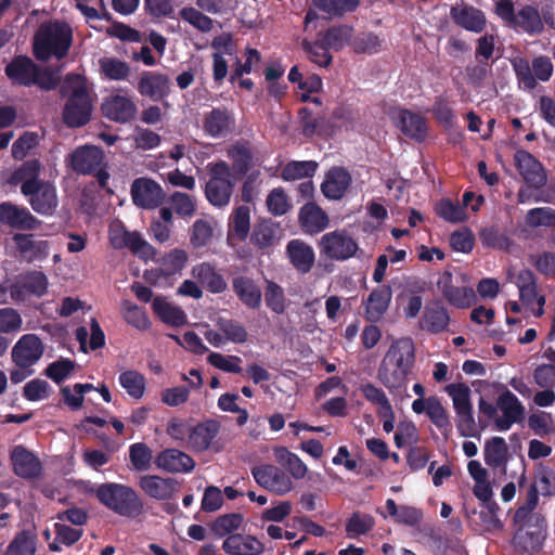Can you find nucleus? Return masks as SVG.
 Segmentation results:
<instances>
[{
    "label": "nucleus",
    "mask_w": 555,
    "mask_h": 555,
    "mask_svg": "<svg viewBox=\"0 0 555 555\" xmlns=\"http://www.w3.org/2000/svg\"><path fill=\"white\" fill-rule=\"evenodd\" d=\"M414 364L415 346L412 338H399L390 345L383 358L377 378L390 391L399 390L406 385Z\"/></svg>",
    "instance_id": "nucleus-1"
},
{
    "label": "nucleus",
    "mask_w": 555,
    "mask_h": 555,
    "mask_svg": "<svg viewBox=\"0 0 555 555\" xmlns=\"http://www.w3.org/2000/svg\"><path fill=\"white\" fill-rule=\"evenodd\" d=\"M62 92L67 95L63 108L64 122L70 128H80L87 125L91 119L93 103L86 79L78 74L67 75L62 86Z\"/></svg>",
    "instance_id": "nucleus-2"
},
{
    "label": "nucleus",
    "mask_w": 555,
    "mask_h": 555,
    "mask_svg": "<svg viewBox=\"0 0 555 555\" xmlns=\"http://www.w3.org/2000/svg\"><path fill=\"white\" fill-rule=\"evenodd\" d=\"M98 501L120 517L139 518L144 513V502L138 492L124 483L105 482L95 490Z\"/></svg>",
    "instance_id": "nucleus-3"
},
{
    "label": "nucleus",
    "mask_w": 555,
    "mask_h": 555,
    "mask_svg": "<svg viewBox=\"0 0 555 555\" xmlns=\"http://www.w3.org/2000/svg\"><path fill=\"white\" fill-rule=\"evenodd\" d=\"M73 33L65 23H51L39 28L34 40V54L39 61H48L51 56L57 60L65 57L72 46Z\"/></svg>",
    "instance_id": "nucleus-4"
},
{
    "label": "nucleus",
    "mask_w": 555,
    "mask_h": 555,
    "mask_svg": "<svg viewBox=\"0 0 555 555\" xmlns=\"http://www.w3.org/2000/svg\"><path fill=\"white\" fill-rule=\"evenodd\" d=\"M70 168L82 176H92L96 179L103 190H108L107 183L111 175L107 170L104 151L92 144H85L76 147L69 155Z\"/></svg>",
    "instance_id": "nucleus-5"
},
{
    "label": "nucleus",
    "mask_w": 555,
    "mask_h": 555,
    "mask_svg": "<svg viewBox=\"0 0 555 555\" xmlns=\"http://www.w3.org/2000/svg\"><path fill=\"white\" fill-rule=\"evenodd\" d=\"M209 179L204 193L208 203L215 207L223 208L229 205L236 184V178L231 172L230 165L224 160L207 165Z\"/></svg>",
    "instance_id": "nucleus-6"
},
{
    "label": "nucleus",
    "mask_w": 555,
    "mask_h": 555,
    "mask_svg": "<svg viewBox=\"0 0 555 555\" xmlns=\"http://www.w3.org/2000/svg\"><path fill=\"white\" fill-rule=\"evenodd\" d=\"M511 63L519 88L526 91L535 89L537 79L548 81L554 70L551 59L545 55L534 57L532 65L522 56L514 57Z\"/></svg>",
    "instance_id": "nucleus-7"
},
{
    "label": "nucleus",
    "mask_w": 555,
    "mask_h": 555,
    "mask_svg": "<svg viewBox=\"0 0 555 555\" xmlns=\"http://www.w3.org/2000/svg\"><path fill=\"white\" fill-rule=\"evenodd\" d=\"M108 238L115 249L128 248L133 255L145 261L154 259L156 255L155 248L139 232L128 231L122 223L109 227Z\"/></svg>",
    "instance_id": "nucleus-8"
},
{
    "label": "nucleus",
    "mask_w": 555,
    "mask_h": 555,
    "mask_svg": "<svg viewBox=\"0 0 555 555\" xmlns=\"http://www.w3.org/2000/svg\"><path fill=\"white\" fill-rule=\"evenodd\" d=\"M319 247L326 258L335 261L350 259L359 249L356 240L346 231L339 230L325 233L319 242Z\"/></svg>",
    "instance_id": "nucleus-9"
},
{
    "label": "nucleus",
    "mask_w": 555,
    "mask_h": 555,
    "mask_svg": "<svg viewBox=\"0 0 555 555\" xmlns=\"http://www.w3.org/2000/svg\"><path fill=\"white\" fill-rule=\"evenodd\" d=\"M251 475L261 488L276 495H284L294 488L291 476L275 465L263 464L254 466L251 468Z\"/></svg>",
    "instance_id": "nucleus-10"
},
{
    "label": "nucleus",
    "mask_w": 555,
    "mask_h": 555,
    "mask_svg": "<svg viewBox=\"0 0 555 555\" xmlns=\"http://www.w3.org/2000/svg\"><path fill=\"white\" fill-rule=\"evenodd\" d=\"M4 73L14 85L24 87L38 85L47 90L53 88V86H46L39 80L40 67L26 55L13 57L5 66Z\"/></svg>",
    "instance_id": "nucleus-11"
},
{
    "label": "nucleus",
    "mask_w": 555,
    "mask_h": 555,
    "mask_svg": "<svg viewBox=\"0 0 555 555\" xmlns=\"http://www.w3.org/2000/svg\"><path fill=\"white\" fill-rule=\"evenodd\" d=\"M502 392L496 399L498 408L502 412V416L494 420V425L498 430L506 431L514 424L520 423L525 418L526 409L519 399L506 388L505 385H500Z\"/></svg>",
    "instance_id": "nucleus-12"
},
{
    "label": "nucleus",
    "mask_w": 555,
    "mask_h": 555,
    "mask_svg": "<svg viewBox=\"0 0 555 555\" xmlns=\"http://www.w3.org/2000/svg\"><path fill=\"white\" fill-rule=\"evenodd\" d=\"M514 164L526 185L539 190L547 182V173L542 163L526 150L514 154Z\"/></svg>",
    "instance_id": "nucleus-13"
},
{
    "label": "nucleus",
    "mask_w": 555,
    "mask_h": 555,
    "mask_svg": "<svg viewBox=\"0 0 555 555\" xmlns=\"http://www.w3.org/2000/svg\"><path fill=\"white\" fill-rule=\"evenodd\" d=\"M22 194L27 197L30 207L39 215H53L59 204L56 188L48 181H41L35 186L26 185Z\"/></svg>",
    "instance_id": "nucleus-14"
},
{
    "label": "nucleus",
    "mask_w": 555,
    "mask_h": 555,
    "mask_svg": "<svg viewBox=\"0 0 555 555\" xmlns=\"http://www.w3.org/2000/svg\"><path fill=\"white\" fill-rule=\"evenodd\" d=\"M546 538V520L541 514H533L530 524L524 528H518L513 541L514 545L524 551H538L542 547Z\"/></svg>",
    "instance_id": "nucleus-15"
},
{
    "label": "nucleus",
    "mask_w": 555,
    "mask_h": 555,
    "mask_svg": "<svg viewBox=\"0 0 555 555\" xmlns=\"http://www.w3.org/2000/svg\"><path fill=\"white\" fill-rule=\"evenodd\" d=\"M131 196L138 207L154 209L165 202L166 194L159 183L142 177L132 182Z\"/></svg>",
    "instance_id": "nucleus-16"
},
{
    "label": "nucleus",
    "mask_w": 555,
    "mask_h": 555,
    "mask_svg": "<svg viewBox=\"0 0 555 555\" xmlns=\"http://www.w3.org/2000/svg\"><path fill=\"white\" fill-rule=\"evenodd\" d=\"M235 129L234 114L225 106L214 107L204 114L203 131L210 138L222 139Z\"/></svg>",
    "instance_id": "nucleus-17"
},
{
    "label": "nucleus",
    "mask_w": 555,
    "mask_h": 555,
    "mask_svg": "<svg viewBox=\"0 0 555 555\" xmlns=\"http://www.w3.org/2000/svg\"><path fill=\"white\" fill-rule=\"evenodd\" d=\"M44 351L41 339L35 334L23 335L12 349V360L20 369H28L39 361Z\"/></svg>",
    "instance_id": "nucleus-18"
},
{
    "label": "nucleus",
    "mask_w": 555,
    "mask_h": 555,
    "mask_svg": "<svg viewBox=\"0 0 555 555\" xmlns=\"http://www.w3.org/2000/svg\"><path fill=\"white\" fill-rule=\"evenodd\" d=\"M437 286L446 300L455 308H468L476 300V294L472 287L454 285L453 275L450 271H444L439 276Z\"/></svg>",
    "instance_id": "nucleus-19"
},
{
    "label": "nucleus",
    "mask_w": 555,
    "mask_h": 555,
    "mask_svg": "<svg viewBox=\"0 0 555 555\" xmlns=\"http://www.w3.org/2000/svg\"><path fill=\"white\" fill-rule=\"evenodd\" d=\"M10 460L14 474L23 479H36L42 473L40 459L22 444L13 447Z\"/></svg>",
    "instance_id": "nucleus-20"
},
{
    "label": "nucleus",
    "mask_w": 555,
    "mask_h": 555,
    "mask_svg": "<svg viewBox=\"0 0 555 555\" xmlns=\"http://www.w3.org/2000/svg\"><path fill=\"white\" fill-rule=\"evenodd\" d=\"M396 127L408 138L421 143L427 138V121L417 113L399 108L391 116Z\"/></svg>",
    "instance_id": "nucleus-21"
},
{
    "label": "nucleus",
    "mask_w": 555,
    "mask_h": 555,
    "mask_svg": "<svg viewBox=\"0 0 555 555\" xmlns=\"http://www.w3.org/2000/svg\"><path fill=\"white\" fill-rule=\"evenodd\" d=\"M101 109L104 117L117 124L130 122L138 113V107L133 100L119 94L104 99Z\"/></svg>",
    "instance_id": "nucleus-22"
},
{
    "label": "nucleus",
    "mask_w": 555,
    "mask_h": 555,
    "mask_svg": "<svg viewBox=\"0 0 555 555\" xmlns=\"http://www.w3.org/2000/svg\"><path fill=\"white\" fill-rule=\"evenodd\" d=\"M12 240L21 259L28 263L43 261L49 256V242L46 240H38L35 234L15 233L12 236Z\"/></svg>",
    "instance_id": "nucleus-23"
},
{
    "label": "nucleus",
    "mask_w": 555,
    "mask_h": 555,
    "mask_svg": "<svg viewBox=\"0 0 555 555\" xmlns=\"http://www.w3.org/2000/svg\"><path fill=\"white\" fill-rule=\"evenodd\" d=\"M0 222L18 230H36L41 224L26 207L10 202L0 204Z\"/></svg>",
    "instance_id": "nucleus-24"
},
{
    "label": "nucleus",
    "mask_w": 555,
    "mask_h": 555,
    "mask_svg": "<svg viewBox=\"0 0 555 555\" xmlns=\"http://www.w3.org/2000/svg\"><path fill=\"white\" fill-rule=\"evenodd\" d=\"M138 92L152 101H162L170 93V80L167 75L157 72H143L138 81Z\"/></svg>",
    "instance_id": "nucleus-25"
},
{
    "label": "nucleus",
    "mask_w": 555,
    "mask_h": 555,
    "mask_svg": "<svg viewBox=\"0 0 555 555\" xmlns=\"http://www.w3.org/2000/svg\"><path fill=\"white\" fill-rule=\"evenodd\" d=\"M352 178L349 171L340 166H334L325 173L321 184L323 195L333 201L341 199L351 186Z\"/></svg>",
    "instance_id": "nucleus-26"
},
{
    "label": "nucleus",
    "mask_w": 555,
    "mask_h": 555,
    "mask_svg": "<svg viewBox=\"0 0 555 555\" xmlns=\"http://www.w3.org/2000/svg\"><path fill=\"white\" fill-rule=\"evenodd\" d=\"M392 298L390 285L384 284L374 288L364 305V318L371 323H377L387 312Z\"/></svg>",
    "instance_id": "nucleus-27"
},
{
    "label": "nucleus",
    "mask_w": 555,
    "mask_h": 555,
    "mask_svg": "<svg viewBox=\"0 0 555 555\" xmlns=\"http://www.w3.org/2000/svg\"><path fill=\"white\" fill-rule=\"evenodd\" d=\"M48 278L42 271L31 270L21 275L17 284L11 288L13 298H24L25 295L42 297L48 289Z\"/></svg>",
    "instance_id": "nucleus-28"
},
{
    "label": "nucleus",
    "mask_w": 555,
    "mask_h": 555,
    "mask_svg": "<svg viewBox=\"0 0 555 555\" xmlns=\"http://www.w3.org/2000/svg\"><path fill=\"white\" fill-rule=\"evenodd\" d=\"M220 423L207 420L190 427L188 444L194 452H204L211 447L214 439L220 431Z\"/></svg>",
    "instance_id": "nucleus-29"
},
{
    "label": "nucleus",
    "mask_w": 555,
    "mask_h": 555,
    "mask_svg": "<svg viewBox=\"0 0 555 555\" xmlns=\"http://www.w3.org/2000/svg\"><path fill=\"white\" fill-rule=\"evenodd\" d=\"M222 551L228 555H261L264 544L255 535L234 533L224 539Z\"/></svg>",
    "instance_id": "nucleus-30"
},
{
    "label": "nucleus",
    "mask_w": 555,
    "mask_h": 555,
    "mask_svg": "<svg viewBox=\"0 0 555 555\" xmlns=\"http://www.w3.org/2000/svg\"><path fill=\"white\" fill-rule=\"evenodd\" d=\"M232 289L237 299L248 309H259L262 293L254 279L247 275H237L232 280Z\"/></svg>",
    "instance_id": "nucleus-31"
},
{
    "label": "nucleus",
    "mask_w": 555,
    "mask_h": 555,
    "mask_svg": "<svg viewBox=\"0 0 555 555\" xmlns=\"http://www.w3.org/2000/svg\"><path fill=\"white\" fill-rule=\"evenodd\" d=\"M158 468L169 473H190L195 467V461L185 452L178 449H165L155 460Z\"/></svg>",
    "instance_id": "nucleus-32"
},
{
    "label": "nucleus",
    "mask_w": 555,
    "mask_h": 555,
    "mask_svg": "<svg viewBox=\"0 0 555 555\" xmlns=\"http://www.w3.org/2000/svg\"><path fill=\"white\" fill-rule=\"evenodd\" d=\"M450 16L457 26L477 34L485 29L487 23L485 13L473 5L451 7Z\"/></svg>",
    "instance_id": "nucleus-33"
},
{
    "label": "nucleus",
    "mask_w": 555,
    "mask_h": 555,
    "mask_svg": "<svg viewBox=\"0 0 555 555\" xmlns=\"http://www.w3.org/2000/svg\"><path fill=\"white\" fill-rule=\"evenodd\" d=\"M301 229L309 234H317L328 227L327 214L314 202L306 203L298 214Z\"/></svg>",
    "instance_id": "nucleus-34"
},
{
    "label": "nucleus",
    "mask_w": 555,
    "mask_h": 555,
    "mask_svg": "<svg viewBox=\"0 0 555 555\" xmlns=\"http://www.w3.org/2000/svg\"><path fill=\"white\" fill-rule=\"evenodd\" d=\"M140 488L146 495L156 500H169L177 490V481L156 475H145L139 480Z\"/></svg>",
    "instance_id": "nucleus-35"
},
{
    "label": "nucleus",
    "mask_w": 555,
    "mask_h": 555,
    "mask_svg": "<svg viewBox=\"0 0 555 555\" xmlns=\"http://www.w3.org/2000/svg\"><path fill=\"white\" fill-rule=\"evenodd\" d=\"M286 251L294 268L306 274L314 264L315 255L313 248L300 240H292L286 246Z\"/></svg>",
    "instance_id": "nucleus-36"
},
{
    "label": "nucleus",
    "mask_w": 555,
    "mask_h": 555,
    "mask_svg": "<svg viewBox=\"0 0 555 555\" xmlns=\"http://www.w3.org/2000/svg\"><path fill=\"white\" fill-rule=\"evenodd\" d=\"M192 275L211 294L223 293L228 287L222 274L209 262H202L193 267Z\"/></svg>",
    "instance_id": "nucleus-37"
},
{
    "label": "nucleus",
    "mask_w": 555,
    "mask_h": 555,
    "mask_svg": "<svg viewBox=\"0 0 555 555\" xmlns=\"http://www.w3.org/2000/svg\"><path fill=\"white\" fill-rule=\"evenodd\" d=\"M228 157L232 160L231 172L236 179L246 176L253 166V152L248 142L238 141L229 146Z\"/></svg>",
    "instance_id": "nucleus-38"
},
{
    "label": "nucleus",
    "mask_w": 555,
    "mask_h": 555,
    "mask_svg": "<svg viewBox=\"0 0 555 555\" xmlns=\"http://www.w3.org/2000/svg\"><path fill=\"white\" fill-rule=\"evenodd\" d=\"M354 29L348 24L332 25L325 30L318 33L322 41L334 51H341L346 47L351 48Z\"/></svg>",
    "instance_id": "nucleus-39"
},
{
    "label": "nucleus",
    "mask_w": 555,
    "mask_h": 555,
    "mask_svg": "<svg viewBox=\"0 0 555 555\" xmlns=\"http://www.w3.org/2000/svg\"><path fill=\"white\" fill-rule=\"evenodd\" d=\"M450 317L447 309L440 302L435 301L425 308L421 326L431 334H438L448 327Z\"/></svg>",
    "instance_id": "nucleus-40"
},
{
    "label": "nucleus",
    "mask_w": 555,
    "mask_h": 555,
    "mask_svg": "<svg viewBox=\"0 0 555 555\" xmlns=\"http://www.w3.org/2000/svg\"><path fill=\"white\" fill-rule=\"evenodd\" d=\"M485 463L491 468H504L508 461V447L504 438L492 437L483 447Z\"/></svg>",
    "instance_id": "nucleus-41"
},
{
    "label": "nucleus",
    "mask_w": 555,
    "mask_h": 555,
    "mask_svg": "<svg viewBox=\"0 0 555 555\" xmlns=\"http://www.w3.org/2000/svg\"><path fill=\"white\" fill-rule=\"evenodd\" d=\"M41 164L38 159H28L24 162L17 169H15L10 179L9 183L12 185H21V193L25 192V186L33 184L35 186L42 180L39 179Z\"/></svg>",
    "instance_id": "nucleus-42"
},
{
    "label": "nucleus",
    "mask_w": 555,
    "mask_h": 555,
    "mask_svg": "<svg viewBox=\"0 0 555 555\" xmlns=\"http://www.w3.org/2000/svg\"><path fill=\"white\" fill-rule=\"evenodd\" d=\"M154 313L166 324L182 326L186 323L185 312L177 306L167 301L164 297L157 296L152 304Z\"/></svg>",
    "instance_id": "nucleus-43"
},
{
    "label": "nucleus",
    "mask_w": 555,
    "mask_h": 555,
    "mask_svg": "<svg viewBox=\"0 0 555 555\" xmlns=\"http://www.w3.org/2000/svg\"><path fill=\"white\" fill-rule=\"evenodd\" d=\"M298 117L301 133L306 138H312L313 135H324L328 132V119L321 115L313 116L309 107H300L298 111Z\"/></svg>",
    "instance_id": "nucleus-44"
},
{
    "label": "nucleus",
    "mask_w": 555,
    "mask_h": 555,
    "mask_svg": "<svg viewBox=\"0 0 555 555\" xmlns=\"http://www.w3.org/2000/svg\"><path fill=\"white\" fill-rule=\"evenodd\" d=\"M273 455L276 462L294 478L302 479L308 473L307 465L300 460V457L291 452L286 447H275Z\"/></svg>",
    "instance_id": "nucleus-45"
},
{
    "label": "nucleus",
    "mask_w": 555,
    "mask_h": 555,
    "mask_svg": "<svg viewBox=\"0 0 555 555\" xmlns=\"http://www.w3.org/2000/svg\"><path fill=\"white\" fill-rule=\"evenodd\" d=\"M512 27L530 35L541 34L544 29L539 10L532 5H525L516 13Z\"/></svg>",
    "instance_id": "nucleus-46"
},
{
    "label": "nucleus",
    "mask_w": 555,
    "mask_h": 555,
    "mask_svg": "<svg viewBox=\"0 0 555 555\" xmlns=\"http://www.w3.org/2000/svg\"><path fill=\"white\" fill-rule=\"evenodd\" d=\"M301 48L307 54L308 60L319 67L327 68L333 63L331 49L322 41L318 34L313 41L304 40Z\"/></svg>",
    "instance_id": "nucleus-47"
},
{
    "label": "nucleus",
    "mask_w": 555,
    "mask_h": 555,
    "mask_svg": "<svg viewBox=\"0 0 555 555\" xmlns=\"http://www.w3.org/2000/svg\"><path fill=\"white\" fill-rule=\"evenodd\" d=\"M37 534L35 530L24 529L9 543L4 555H35Z\"/></svg>",
    "instance_id": "nucleus-48"
},
{
    "label": "nucleus",
    "mask_w": 555,
    "mask_h": 555,
    "mask_svg": "<svg viewBox=\"0 0 555 555\" xmlns=\"http://www.w3.org/2000/svg\"><path fill=\"white\" fill-rule=\"evenodd\" d=\"M276 240V224L270 220L264 219L254 225L250 242L258 249H266L274 244Z\"/></svg>",
    "instance_id": "nucleus-49"
},
{
    "label": "nucleus",
    "mask_w": 555,
    "mask_h": 555,
    "mask_svg": "<svg viewBox=\"0 0 555 555\" xmlns=\"http://www.w3.org/2000/svg\"><path fill=\"white\" fill-rule=\"evenodd\" d=\"M384 40L372 31L353 34L351 49L357 54H377L383 50Z\"/></svg>",
    "instance_id": "nucleus-50"
},
{
    "label": "nucleus",
    "mask_w": 555,
    "mask_h": 555,
    "mask_svg": "<svg viewBox=\"0 0 555 555\" xmlns=\"http://www.w3.org/2000/svg\"><path fill=\"white\" fill-rule=\"evenodd\" d=\"M430 112L436 121L444 129L453 128L456 115L447 95H438L435 98Z\"/></svg>",
    "instance_id": "nucleus-51"
},
{
    "label": "nucleus",
    "mask_w": 555,
    "mask_h": 555,
    "mask_svg": "<svg viewBox=\"0 0 555 555\" xmlns=\"http://www.w3.org/2000/svg\"><path fill=\"white\" fill-rule=\"evenodd\" d=\"M250 231V210L247 206L237 207L230 218L229 235H234L243 242L247 238Z\"/></svg>",
    "instance_id": "nucleus-52"
},
{
    "label": "nucleus",
    "mask_w": 555,
    "mask_h": 555,
    "mask_svg": "<svg viewBox=\"0 0 555 555\" xmlns=\"http://www.w3.org/2000/svg\"><path fill=\"white\" fill-rule=\"evenodd\" d=\"M317 169L318 163L314 160H292L284 166L281 177L285 181L311 178Z\"/></svg>",
    "instance_id": "nucleus-53"
},
{
    "label": "nucleus",
    "mask_w": 555,
    "mask_h": 555,
    "mask_svg": "<svg viewBox=\"0 0 555 555\" xmlns=\"http://www.w3.org/2000/svg\"><path fill=\"white\" fill-rule=\"evenodd\" d=\"M118 380L120 386L130 397L134 399H141L143 397L146 380L142 373L134 370H128L119 375Z\"/></svg>",
    "instance_id": "nucleus-54"
},
{
    "label": "nucleus",
    "mask_w": 555,
    "mask_h": 555,
    "mask_svg": "<svg viewBox=\"0 0 555 555\" xmlns=\"http://www.w3.org/2000/svg\"><path fill=\"white\" fill-rule=\"evenodd\" d=\"M375 526V519L370 514L354 512L346 522L345 530L348 538L356 539L369 533Z\"/></svg>",
    "instance_id": "nucleus-55"
},
{
    "label": "nucleus",
    "mask_w": 555,
    "mask_h": 555,
    "mask_svg": "<svg viewBox=\"0 0 555 555\" xmlns=\"http://www.w3.org/2000/svg\"><path fill=\"white\" fill-rule=\"evenodd\" d=\"M525 223L530 229H555V209L548 206L531 208L525 216Z\"/></svg>",
    "instance_id": "nucleus-56"
},
{
    "label": "nucleus",
    "mask_w": 555,
    "mask_h": 555,
    "mask_svg": "<svg viewBox=\"0 0 555 555\" xmlns=\"http://www.w3.org/2000/svg\"><path fill=\"white\" fill-rule=\"evenodd\" d=\"M242 524L243 516L240 513H229L217 517L210 525V530L217 538H223L234 534Z\"/></svg>",
    "instance_id": "nucleus-57"
},
{
    "label": "nucleus",
    "mask_w": 555,
    "mask_h": 555,
    "mask_svg": "<svg viewBox=\"0 0 555 555\" xmlns=\"http://www.w3.org/2000/svg\"><path fill=\"white\" fill-rule=\"evenodd\" d=\"M216 326L224 335L225 340L234 344H244L247 341L248 333L236 320L219 318L216 322Z\"/></svg>",
    "instance_id": "nucleus-58"
},
{
    "label": "nucleus",
    "mask_w": 555,
    "mask_h": 555,
    "mask_svg": "<svg viewBox=\"0 0 555 555\" xmlns=\"http://www.w3.org/2000/svg\"><path fill=\"white\" fill-rule=\"evenodd\" d=\"M312 3L322 12L333 16H343L346 13L354 12L360 0H312Z\"/></svg>",
    "instance_id": "nucleus-59"
},
{
    "label": "nucleus",
    "mask_w": 555,
    "mask_h": 555,
    "mask_svg": "<svg viewBox=\"0 0 555 555\" xmlns=\"http://www.w3.org/2000/svg\"><path fill=\"white\" fill-rule=\"evenodd\" d=\"M481 243L491 248L508 251L513 241L498 227H488L479 232Z\"/></svg>",
    "instance_id": "nucleus-60"
},
{
    "label": "nucleus",
    "mask_w": 555,
    "mask_h": 555,
    "mask_svg": "<svg viewBox=\"0 0 555 555\" xmlns=\"http://www.w3.org/2000/svg\"><path fill=\"white\" fill-rule=\"evenodd\" d=\"M264 301L267 307L276 314H283L286 310L284 289L273 281H266Z\"/></svg>",
    "instance_id": "nucleus-61"
},
{
    "label": "nucleus",
    "mask_w": 555,
    "mask_h": 555,
    "mask_svg": "<svg viewBox=\"0 0 555 555\" xmlns=\"http://www.w3.org/2000/svg\"><path fill=\"white\" fill-rule=\"evenodd\" d=\"M435 211L437 216L451 223H460L467 218L465 208L449 198L439 201L435 207Z\"/></svg>",
    "instance_id": "nucleus-62"
},
{
    "label": "nucleus",
    "mask_w": 555,
    "mask_h": 555,
    "mask_svg": "<svg viewBox=\"0 0 555 555\" xmlns=\"http://www.w3.org/2000/svg\"><path fill=\"white\" fill-rule=\"evenodd\" d=\"M100 67L105 77L111 80H125L130 74L128 63L116 57H104L100 60Z\"/></svg>",
    "instance_id": "nucleus-63"
},
{
    "label": "nucleus",
    "mask_w": 555,
    "mask_h": 555,
    "mask_svg": "<svg viewBox=\"0 0 555 555\" xmlns=\"http://www.w3.org/2000/svg\"><path fill=\"white\" fill-rule=\"evenodd\" d=\"M122 315L128 324L140 331L147 330L151 325L145 311L129 300L122 301Z\"/></svg>",
    "instance_id": "nucleus-64"
}]
</instances>
